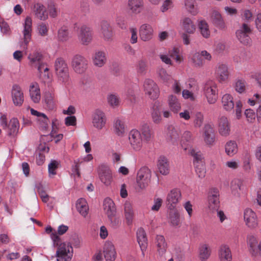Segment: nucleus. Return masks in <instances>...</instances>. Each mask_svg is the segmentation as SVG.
<instances>
[{
  "label": "nucleus",
  "mask_w": 261,
  "mask_h": 261,
  "mask_svg": "<svg viewBox=\"0 0 261 261\" xmlns=\"http://www.w3.org/2000/svg\"><path fill=\"white\" fill-rule=\"evenodd\" d=\"M54 67L58 82L64 85L67 84L70 80V75L66 62L62 58H58L55 62Z\"/></svg>",
  "instance_id": "1"
},
{
  "label": "nucleus",
  "mask_w": 261,
  "mask_h": 261,
  "mask_svg": "<svg viewBox=\"0 0 261 261\" xmlns=\"http://www.w3.org/2000/svg\"><path fill=\"white\" fill-rule=\"evenodd\" d=\"M203 92L207 102L214 104L218 97V89L217 83L213 81H206L203 85Z\"/></svg>",
  "instance_id": "2"
},
{
  "label": "nucleus",
  "mask_w": 261,
  "mask_h": 261,
  "mask_svg": "<svg viewBox=\"0 0 261 261\" xmlns=\"http://www.w3.org/2000/svg\"><path fill=\"white\" fill-rule=\"evenodd\" d=\"M70 65L75 73L83 74L86 72L88 69V61L83 56L76 54L72 57Z\"/></svg>",
  "instance_id": "3"
},
{
  "label": "nucleus",
  "mask_w": 261,
  "mask_h": 261,
  "mask_svg": "<svg viewBox=\"0 0 261 261\" xmlns=\"http://www.w3.org/2000/svg\"><path fill=\"white\" fill-rule=\"evenodd\" d=\"M73 255V248L69 243H61L56 251L57 261H70Z\"/></svg>",
  "instance_id": "4"
},
{
  "label": "nucleus",
  "mask_w": 261,
  "mask_h": 261,
  "mask_svg": "<svg viewBox=\"0 0 261 261\" xmlns=\"http://www.w3.org/2000/svg\"><path fill=\"white\" fill-rule=\"evenodd\" d=\"M151 171L146 167L141 168L137 172L136 182L141 189H144L150 182Z\"/></svg>",
  "instance_id": "5"
},
{
  "label": "nucleus",
  "mask_w": 261,
  "mask_h": 261,
  "mask_svg": "<svg viewBox=\"0 0 261 261\" xmlns=\"http://www.w3.org/2000/svg\"><path fill=\"white\" fill-rule=\"evenodd\" d=\"M143 89L145 95L151 99H156L159 96V87L152 80L148 79L145 80L143 84Z\"/></svg>",
  "instance_id": "6"
},
{
  "label": "nucleus",
  "mask_w": 261,
  "mask_h": 261,
  "mask_svg": "<svg viewBox=\"0 0 261 261\" xmlns=\"http://www.w3.org/2000/svg\"><path fill=\"white\" fill-rule=\"evenodd\" d=\"M220 206L219 192L217 189L212 188L208 193L207 209L211 213L218 211Z\"/></svg>",
  "instance_id": "7"
},
{
  "label": "nucleus",
  "mask_w": 261,
  "mask_h": 261,
  "mask_svg": "<svg viewBox=\"0 0 261 261\" xmlns=\"http://www.w3.org/2000/svg\"><path fill=\"white\" fill-rule=\"evenodd\" d=\"M79 43L84 46L90 44L93 39V33L91 28L83 25L79 28L77 34Z\"/></svg>",
  "instance_id": "8"
},
{
  "label": "nucleus",
  "mask_w": 261,
  "mask_h": 261,
  "mask_svg": "<svg viewBox=\"0 0 261 261\" xmlns=\"http://www.w3.org/2000/svg\"><path fill=\"white\" fill-rule=\"evenodd\" d=\"M181 198V192L179 189L173 188L170 190L166 197V202L168 208L170 210L174 209Z\"/></svg>",
  "instance_id": "9"
},
{
  "label": "nucleus",
  "mask_w": 261,
  "mask_h": 261,
  "mask_svg": "<svg viewBox=\"0 0 261 261\" xmlns=\"http://www.w3.org/2000/svg\"><path fill=\"white\" fill-rule=\"evenodd\" d=\"M107 121L106 114L102 111L96 110L93 113L92 123L93 127L97 130L103 129L106 126Z\"/></svg>",
  "instance_id": "10"
},
{
  "label": "nucleus",
  "mask_w": 261,
  "mask_h": 261,
  "mask_svg": "<svg viewBox=\"0 0 261 261\" xmlns=\"http://www.w3.org/2000/svg\"><path fill=\"white\" fill-rule=\"evenodd\" d=\"M129 142L132 148L136 151H140L143 145L141 133L137 129H132L128 135Z\"/></svg>",
  "instance_id": "11"
},
{
  "label": "nucleus",
  "mask_w": 261,
  "mask_h": 261,
  "mask_svg": "<svg viewBox=\"0 0 261 261\" xmlns=\"http://www.w3.org/2000/svg\"><path fill=\"white\" fill-rule=\"evenodd\" d=\"M215 73L218 81L220 83L226 82L229 79L230 72L226 64L218 63L215 67Z\"/></svg>",
  "instance_id": "12"
},
{
  "label": "nucleus",
  "mask_w": 261,
  "mask_h": 261,
  "mask_svg": "<svg viewBox=\"0 0 261 261\" xmlns=\"http://www.w3.org/2000/svg\"><path fill=\"white\" fill-rule=\"evenodd\" d=\"M99 33L101 37L106 42H111L113 40V31L110 23L106 21L102 20L100 22L99 27Z\"/></svg>",
  "instance_id": "13"
},
{
  "label": "nucleus",
  "mask_w": 261,
  "mask_h": 261,
  "mask_svg": "<svg viewBox=\"0 0 261 261\" xmlns=\"http://www.w3.org/2000/svg\"><path fill=\"white\" fill-rule=\"evenodd\" d=\"M251 32L249 25L244 23L236 31V36L242 43L247 45L251 42V39L249 36Z\"/></svg>",
  "instance_id": "14"
},
{
  "label": "nucleus",
  "mask_w": 261,
  "mask_h": 261,
  "mask_svg": "<svg viewBox=\"0 0 261 261\" xmlns=\"http://www.w3.org/2000/svg\"><path fill=\"white\" fill-rule=\"evenodd\" d=\"M202 136L204 143L208 146H212L215 143V134L213 126L206 124L202 129Z\"/></svg>",
  "instance_id": "15"
},
{
  "label": "nucleus",
  "mask_w": 261,
  "mask_h": 261,
  "mask_svg": "<svg viewBox=\"0 0 261 261\" xmlns=\"http://www.w3.org/2000/svg\"><path fill=\"white\" fill-rule=\"evenodd\" d=\"M31 10L36 18L40 20H45L48 18V13L45 7L41 3H34Z\"/></svg>",
  "instance_id": "16"
},
{
  "label": "nucleus",
  "mask_w": 261,
  "mask_h": 261,
  "mask_svg": "<svg viewBox=\"0 0 261 261\" xmlns=\"http://www.w3.org/2000/svg\"><path fill=\"white\" fill-rule=\"evenodd\" d=\"M244 219L246 225L249 228H254L258 225V220L255 213L250 208L244 211Z\"/></svg>",
  "instance_id": "17"
},
{
  "label": "nucleus",
  "mask_w": 261,
  "mask_h": 261,
  "mask_svg": "<svg viewBox=\"0 0 261 261\" xmlns=\"http://www.w3.org/2000/svg\"><path fill=\"white\" fill-rule=\"evenodd\" d=\"M247 243L249 246V250L254 256H259L261 254V240L252 235L248 236Z\"/></svg>",
  "instance_id": "18"
},
{
  "label": "nucleus",
  "mask_w": 261,
  "mask_h": 261,
  "mask_svg": "<svg viewBox=\"0 0 261 261\" xmlns=\"http://www.w3.org/2000/svg\"><path fill=\"white\" fill-rule=\"evenodd\" d=\"M11 96L13 102L16 106H20L24 101V95L21 88L15 84L12 86Z\"/></svg>",
  "instance_id": "19"
},
{
  "label": "nucleus",
  "mask_w": 261,
  "mask_h": 261,
  "mask_svg": "<svg viewBox=\"0 0 261 261\" xmlns=\"http://www.w3.org/2000/svg\"><path fill=\"white\" fill-rule=\"evenodd\" d=\"M180 26L184 33L189 34H193L196 31L194 21L189 17H185L180 20Z\"/></svg>",
  "instance_id": "20"
},
{
  "label": "nucleus",
  "mask_w": 261,
  "mask_h": 261,
  "mask_svg": "<svg viewBox=\"0 0 261 261\" xmlns=\"http://www.w3.org/2000/svg\"><path fill=\"white\" fill-rule=\"evenodd\" d=\"M180 137V130L179 128L172 125L167 128L166 139L167 141L173 145H177Z\"/></svg>",
  "instance_id": "21"
},
{
  "label": "nucleus",
  "mask_w": 261,
  "mask_h": 261,
  "mask_svg": "<svg viewBox=\"0 0 261 261\" xmlns=\"http://www.w3.org/2000/svg\"><path fill=\"white\" fill-rule=\"evenodd\" d=\"M218 132L223 137H227L230 133V124L227 117L222 116L218 119Z\"/></svg>",
  "instance_id": "22"
},
{
  "label": "nucleus",
  "mask_w": 261,
  "mask_h": 261,
  "mask_svg": "<svg viewBox=\"0 0 261 261\" xmlns=\"http://www.w3.org/2000/svg\"><path fill=\"white\" fill-rule=\"evenodd\" d=\"M22 34L24 43L27 45L30 41L32 32V19L31 17L27 16L23 23Z\"/></svg>",
  "instance_id": "23"
},
{
  "label": "nucleus",
  "mask_w": 261,
  "mask_h": 261,
  "mask_svg": "<svg viewBox=\"0 0 261 261\" xmlns=\"http://www.w3.org/2000/svg\"><path fill=\"white\" fill-rule=\"evenodd\" d=\"M153 29L152 26L147 23L142 24L139 29L140 39L143 41L150 40L153 36Z\"/></svg>",
  "instance_id": "24"
},
{
  "label": "nucleus",
  "mask_w": 261,
  "mask_h": 261,
  "mask_svg": "<svg viewBox=\"0 0 261 261\" xmlns=\"http://www.w3.org/2000/svg\"><path fill=\"white\" fill-rule=\"evenodd\" d=\"M103 254L106 261H114L116 257V251L114 244L110 241L105 242Z\"/></svg>",
  "instance_id": "25"
},
{
  "label": "nucleus",
  "mask_w": 261,
  "mask_h": 261,
  "mask_svg": "<svg viewBox=\"0 0 261 261\" xmlns=\"http://www.w3.org/2000/svg\"><path fill=\"white\" fill-rule=\"evenodd\" d=\"M230 187L233 195L240 196V192L245 190L244 180L242 178H234L231 180Z\"/></svg>",
  "instance_id": "26"
},
{
  "label": "nucleus",
  "mask_w": 261,
  "mask_h": 261,
  "mask_svg": "<svg viewBox=\"0 0 261 261\" xmlns=\"http://www.w3.org/2000/svg\"><path fill=\"white\" fill-rule=\"evenodd\" d=\"M124 216L127 225H131L135 218V212L133 204L129 201H126L124 204Z\"/></svg>",
  "instance_id": "27"
},
{
  "label": "nucleus",
  "mask_w": 261,
  "mask_h": 261,
  "mask_svg": "<svg viewBox=\"0 0 261 261\" xmlns=\"http://www.w3.org/2000/svg\"><path fill=\"white\" fill-rule=\"evenodd\" d=\"M156 166L159 172L163 175H167L170 172V165L168 160L164 156H160L157 161Z\"/></svg>",
  "instance_id": "28"
},
{
  "label": "nucleus",
  "mask_w": 261,
  "mask_h": 261,
  "mask_svg": "<svg viewBox=\"0 0 261 261\" xmlns=\"http://www.w3.org/2000/svg\"><path fill=\"white\" fill-rule=\"evenodd\" d=\"M127 7L131 13L133 14H138L140 13L143 9V0H128Z\"/></svg>",
  "instance_id": "29"
},
{
  "label": "nucleus",
  "mask_w": 261,
  "mask_h": 261,
  "mask_svg": "<svg viewBox=\"0 0 261 261\" xmlns=\"http://www.w3.org/2000/svg\"><path fill=\"white\" fill-rule=\"evenodd\" d=\"M30 96L33 102L38 103L41 100V92L38 83L34 82L31 84L29 88Z\"/></svg>",
  "instance_id": "30"
},
{
  "label": "nucleus",
  "mask_w": 261,
  "mask_h": 261,
  "mask_svg": "<svg viewBox=\"0 0 261 261\" xmlns=\"http://www.w3.org/2000/svg\"><path fill=\"white\" fill-rule=\"evenodd\" d=\"M92 59L94 66L101 67L107 62L106 54L103 51L97 50L93 54Z\"/></svg>",
  "instance_id": "31"
},
{
  "label": "nucleus",
  "mask_w": 261,
  "mask_h": 261,
  "mask_svg": "<svg viewBox=\"0 0 261 261\" xmlns=\"http://www.w3.org/2000/svg\"><path fill=\"white\" fill-rule=\"evenodd\" d=\"M101 181L106 186H109L113 180V173L108 167H103L99 173Z\"/></svg>",
  "instance_id": "32"
},
{
  "label": "nucleus",
  "mask_w": 261,
  "mask_h": 261,
  "mask_svg": "<svg viewBox=\"0 0 261 261\" xmlns=\"http://www.w3.org/2000/svg\"><path fill=\"white\" fill-rule=\"evenodd\" d=\"M221 103L224 110L227 112L232 111L234 107L233 96L228 93L223 95L221 97Z\"/></svg>",
  "instance_id": "33"
},
{
  "label": "nucleus",
  "mask_w": 261,
  "mask_h": 261,
  "mask_svg": "<svg viewBox=\"0 0 261 261\" xmlns=\"http://www.w3.org/2000/svg\"><path fill=\"white\" fill-rule=\"evenodd\" d=\"M212 21L219 29L224 30L226 29V23L221 14L217 11L214 10L212 13Z\"/></svg>",
  "instance_id": "34"
},
{
  "label": "nucleus",
  "mask_w": 261,
  "mask_h": 261,
  "mask_svg": "<svg viewBox=\"0 0 261 261\" xmlns=\"http://www.w3.org/2000/svg\"><path fill=\"white\" fill-rule=\"evenodd\" d=\"M220 261H231L232 253L229 247L227 245L220 246L218 251Z\"/></svg>",
  "instance_id": "35"
},
{
  "label": "nucleus",
  "mask_w": 261,
  "mask_h": 261,
  "mask_svg": "<svg viewBox=\"0 0 261 261\" xmlns=\"http://www.w3.org/2000/svg\"><path fill=\"white\" fill-rule=\"evenodd\" d=\"M168 104L171 111L174 113L177 114L181 109V103L177 97L173 94H170L168 97Z\"/></svg>",
  "instance_id": "36"
},
{
  "label": "nucleus",
  "mask_w": 261,
  "mask_h": 261,
  "mask_svg": "<svg viewBox=\"0 0 261 261\" xmlns=\"http://www.w3.org/2000/svg\"><path fill=\"white\" fill-rule=\"evenodd\" d=\"M198 29L201 35L204 38H208L211 36V30L207 22L204 20L198 21Z\"/></svg>",
  "instance_id": "37"
},
{
  "label": "nucleus",
  "mask_w": 261,
  "mask_h": 261,
  "mask_svg": "<svg viewBox=\"0 0 261 261\" xmlns=\"http://www.w3.org/2000/svg\"><path fill=\"white\" fill-rule=\"evenodd\" d=\"M103 206L105 213L107 216H112L116 214L115 204L111 199L109 198H106L103 201Z\"/></svg>",
  "instance_id": "38"
},
{
  "label": "nucleus",
  "mask_w": 261,
  "mask_h": 261,
  "mask_svg": "<svg viewBox=\"0 0 261 261\" xmlns=\"http://www.w3.org/2000/svg\"><path fill=\"white\" fill-rule=\"evenodd\" d=\"M168 222L173 227H179L180 224V215L176 210H171L168 213Z\"/></svg>",
  "instance_id": "39"
},
{
  "label": "nucleus",
  "mask_w": 261,
  "mask_h": 261,
  "mask_svg": "<svg viewBox=\"0 0 261 261\" xmlns=\"http://www.w3.org/2000/svg\"><path fill=\"white\" fill-rule=\"evenodd\" d=\"M38 70L40 73V78L42 82L45 84L51 83L52 78L51 75L49 72V69L44 65H40L38 67Z\"/></svg>",
  "instance_id": "40"
},
{
  "label": "nucleus",
  "mask_w": 261,
  "mask_h": 261,
  "mask_svg": "<svg viewBox=\"0 0 261 261\" xmlns=\"http://www.w3.org/2000/svg\"><path fill=\"white\" fill-rule=\"evenodd\" d=\"M189 59L192 65L195 68H202L205 64L204 60L202 58L199 51L194 53Z\"/></svg>",
  "instance_id": "41"
},
{
  "label": "nucleus",
  "mask_w": 261,
  "mask_h": 261,
  "mask_svg": "<svg viewBox=\"0 0 261 261\" xmlns=\"http://www.w3.org/2000/svg\"><path fill=\"white\" fill-rule=\"evenodd\" d=\"M113 129L114 133L118 136H123L125 134L126 127L123 121L116 119L114 121Z\"/></svg>",
  "instance_id": "42"
},
{
  "label": "nucleus",
  "mask_w": 261,
  "mask_h": 261,
  "mask_svg": "<svg viewBox=\"0 0 261 261\" xmlns=\"http://www.w3.org/2000/svg\"><path fill=\"white\" fill-rule=\"evenodd\" d=\"M76 208L79 213L84 217H86L88 213L89 206L87 201L84 198H80L77 200Z\"/></svg>",
  "instance_id": "43"
},
{
  "label": "nucleus",
  "mask_w": 261,
  "mask_h": 261,
  "mask_svg": "<svg viewBox=\"0 0 261 261\" xmlns=\"http://www.w3.org/2000/svg\"><path fill=\"white\" fill-rule=\"evenodd\" d=\"M211 255V249L208 244H201L198 249V256L201 261L207 260Z\"/></svg>",
  "instance_id": "44"
},
{
  "label": "nucleus",
  "mask_w": 261,
  "mask_h": 261,
  "mask_svg": "<svg viewBox=\"0 0 261 261\" xmlns=\"http://www.w3.org/2000/svg\"><path fill=\"white\" fill-rule=\"evenodd\" d=\"M138 242L142 251L145 250L147 247V239L145 230L142 228H140L137 231Z\"/></svg>",
  "instance_id": "45"
},
{
  "label": "nucleus",
  "mask_w": 261,
  "mask_h": 261,
  "mask_svg": "<svg viewBox=\"0 0 261 261\" xmlns=\"http://www.w3.org/2000/svg\"><path fill=\"white\" fill-rule=\"evenodd\" d=\"M42 100L49 109H53L55 106L54 93L50 91L45 92Z\"/></svg>",
  "instance_id": "46"
},
{
  "label": "nucleus",
  "mask_w": 261,
  "mask_h": 261,
  "mask_svg": "<svg viewBox=\"0 0 261 261\" xmlns=\"http://www.w3.org/2000/svg\"><path fill=\"white\" fill-rule=\"evenodd\" d=\"M70 38L69 30L67 27L62 26L60 27L57 33V39L60 42H66Z\"/></svg>",
  "instance_id": "47"
},
{
  "label": "nucleus",
  "mask_w": 261,
  "mask_h": 261,
  "mask_svg": "<svg viewBox=\"0 0 261 261\" xmlns=\"http://www.w3.org/2000/svg\"><path fill=\"white\" fill-rule=\"evenodd\" d=\"M185 7L191 15L196 16L199 13V8L194 0H185Z\"/></svg>",
  "instance_id": "48"
},
{
  "label": "nucleus",
  "mask_w": 261,
  "mask_h": 261,
  "mask_svg": "<svg viewBox=\"0 0 261 261\" xmlns=\"http://www.w3.org/2000/svg\"><path fill=\"white\" fill-rule=\"evenodd\" d=\"M182 149L187 152V153L194 157V163L196 162H203L202 161V156L200 152L197 151L191 145H188L185 146L184 144H182Z\"/></svg>",
  "instance_id": "49"
},
{
  "label": "nucleus",
  "mask_w": 261,
  "mask_h": 261,
  "mask_svg": "<svg viewBox=\"0 0 261 261\" xmlns=\"http://www.w3.org/2000/svg\"><path fill=\"white\" fill-rule=\"evenodd\" d=\"M155 243L159 254L162 255L165 253L167 248V244L164 237L161 235L156 236Z\"/></svg>",
  "instance_id": "50"
},
{
  "label": "nucleus",
  "mask_w": 261,
  "mask_h": 261,
  "mask_svg": "<svg viewBox=\"0 0 261 261\" xmlns=\"http://www.w3.org/2000/svg\"><path fill=\"white\" fill-rule=\"evenodd\" d=\"M19 123L18 119L15 118H12L7 125L8 133L9 135L16 134L19 129Z\"/></svg>",
  "instance_id": "51"
},
{
  "label": "nucleus",
  "mask_w": 261,
  "mask_h": 261,
  "mask_svg": "<svg viewBox=\"0 0 261 261\" xmlns=\"http://www.w3.org/2000/svg\"><path fill=\"white\" fill-rule=\"evenodd\" d=\"M225 149L228 155L232 156L238 152V145L236 142L229 141L226 143Z\"/></svg>",
  "instance_id": "52"
},
{
  "label": "nucleus",
  "mask_w": 261,
  "mask_h": 261,
  "mask_svg": "<svg viewBox=\"0 0 261 261\" xmlns=\"http://www.w3.org/2000/svg\"><path fill=\"white\" fill-rule=\"evenodd\" d=\"M158 75L160 80L165 84H168L171 81V75L163 68H160L158 70Z\"/></svg>",
  "instance_id": "53"
},
{
  "label": "nucleus",
  "mask_w": 261,
  "mask_h": 261,
  "mask_svg": "<svg viewBox=\"0 0 261 261\" xmlns=\"http://www.w3.org/2000/svg\"><path fill=\"white\" fill-rule=\"evenodd\" d=\"M141 130L144 139L146 141H149L153 137V133L149 125L146 123H143L141 125Z\"/></svg>",
  "instance_id": "54"
},
{
  "label": "nucleus",
  "mask_w": 261,
  "mask_h": 261,
  "mask_svg": "<svg viewBox=\"0 0 261 261\" xmlns=\"http://www.w3.org/2000/svg\"><path fill=\"white\" fill-rule=\"evenodd\" d=\"M195 171L200 178H203L206 173V167L203 162H196L194 164Z\"/></svg>",
  "instance_id": "55"
},
{
  "label": "nucleus",
  "mask_w": 261,
  "mask_h": 261,
  "mask_svg": "<svg viewBox=\"0 0 261 261\" xmlns=\"http://www.w3.org/2000/svg\"><path fill=\"white\" fill-rule=\"evenodd\" d=\"M36 122L38 127L42 130H45L48 128L49 120L45 114L36 119Z\"/></svg>",
  "instance_id": "56"
},
{
  "label": "nucleus",
  "mask_w": 261,
  "mask_h": 261,
  "mask_svg": "<svg viewBox=\"0 0 261 261\" xmlns=\"http://www.w3.org/2000/svg\"><path fill=\"white\" fill-rule=\"evenodd\" d=\"M49 31L48 24L46 23L41 22L37 25L36 31L37 34L42 37H45L48 35Z\"/></svg>",
  "instance_id": "57"
},
{
  "label": "nucleus",
  "mask_w": 261,
  "mask_h": 261,
  "mask_svg": "<svg viewBox=\"0 0 261 261\" xmlns=\"http://www.w3.org/2000/svg\"><path fill=\"white\" fill-rule=\"evenodd\" d=\"M107 100L109 105L113 108L118 107L120 102V98L116 94H109L107 97Z\"/></svg>",
  "instance_id": "58"
},
{
  "label": "nucleus",
  "mask_w": 261,
  "mask_h": 261,
  "mask_svg": "<svg viewBox=\"0 0 261 261\" xmlns=\"http://www.w3.org/2000/svg\"><path fill=\"white\" fill-rule=\"evenodd\" d=\"M60 162L56 160H51L48 165L49 176L53 177L57 174L56 170L58 168Z\"/></svg>",
  "instance_id": "59"
},
{
  "label": "nucleus",
  "mask_w": 261,
  "mask_h": 261,
  "mask_svg": "<svg viewBox=\"0 0 261 261\" xmlns=\"http://www.w3.org/2000/svg\"><path fill=\"white\" fill-rule=\"evenodd\" d=\"M246 82L244 80H236L234 83V88L239 93H244L246 90Z\"/></svg>",
  "instance_id": "60"
},
{
  "label": "nucleus",
  "mask_w": 261,
  "mask_h": 261,
  "mask_svg": "<svg viewBox=\"0 0 261 261\" xmlns=\"http://www.w3.org/2000/svg\"><path fill=\"white\" fill-rule=\"evenodd\" d=\"M48 12L50 17L56 18L58 16L59 12L54 2H50L47 6Z\"/></svg>",
  "instance_id": "61"
},
{
  "label": "nucleus",
  "mask_w": 261,
  "mask_h": 261,
  "mask_svg": "<svg viewBox=\"0 0 261 261\" xmlns=\"http://www.w3.org/2000/svg\"><path fill=\"white\" fill-rule=\"evenodd\" d=\"M244 115L248 122L253 123L254 122L256 115L254 110L247 109L245 111Z\"/></svg>",
  "instance_id": "62"
},
{
  "label": "nucleus",
  "mask_w": 261,
  "mask_h": 261,
  "mask_svg": "<svg viewBox=\"0 0 261 261\" xmlns=\"http://www.w3.org/2000/svg\"><path fill=\"white\" fill-rule=\"evenodd\" d=\"M243 103L241 100H237L236 102L234 113L237 119L240 120L242 116Z\"/></svg>",
  "instance_id": "63"
},
{
  "label": "nucleus",
  "mask_w": 261,
  "mask_h": 261,
  "mask_svg": "<svg viewBox=\"0 0 261 261\" xmlns=\"http://www.w3.org/2000/svg\"><path fill=\"white\" fill-rule=\"evenodd\" d=\"M173 7V0H163L160 10L164 13Z\"/></svg>",
  "instance_id": "64"
}]
</instances>
